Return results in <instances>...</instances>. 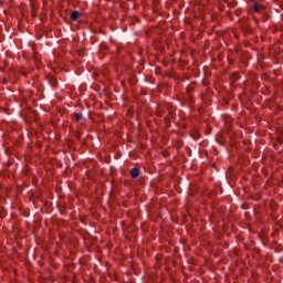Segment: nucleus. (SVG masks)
<instances>
[{"mask_svg": "<svg viewBox=\"0 0 283 283\" xmlns=\"http://www.w3.org/2000/svg\"><path fill=\"white\" fill-rule=\"evenodd\" d=\"M253 10L256 14H260V12H264V6L260 3H254Z\"/></svg>", "mask_w": 283, "mask_h": 283, "instance_id": "f257e3e1", "label": "nucleus"}, {"mask_svg": "<svg viewBox=\"0 0 283 283\" xmlns=\"http://www.w3.org/2000/svg\"><path fill=\"white\" fill-rule=\"evenodd\" d=\"M80 18H81V12H78V11H73V12L71 13V19H72V21H78Z\"/></svg>", "mask_w": 283, "mask_h": 283, "instance_id": "f03ea898", "label": "nucleus"}, {"mask_svg": "<svg viewBox=\"0 0 283 283\" xmlns=\"http://www.w3.org/2000/svg\"><path fill=\"white\" fill-rule=\"evenodd\" d=\"M138 176H140V170H138V168H133L130 170V177L132 178H138Z\"/></svg>", "mask_w": 283, "mask_h": 283, "instance_id": "7ed1b4c3", "label": "nucleus"}, {"mask_svg": "<svg viewBox=\"0 0 283 283\" xmlns=\"http://www.w3.org/2000/svg\"><path fill=\"white\" fill-rule=\"evenodd\" d=\"M81 118H83V114L82 113H75V120H81Z\"/></svg>", "mask_w": 283, "mask_h": 283, "instance_id": "20e7f679", "label": "nucleus"}, {"mask_svg": "<svg viewBox=\"0 0 283 283\" xmlns=\"http://www.w3.org/2000/svg\"><path fill=\"white\" fill-rule=\"evenodd\" d=\"M232 78H234V81H238V78H240V75H238V73H234V74L232 75Z\"/></svg>", "mask_w": 283, "mask_h": 283, "instance_id": "39448f33", "label": "nucleus"}]
</instances>
